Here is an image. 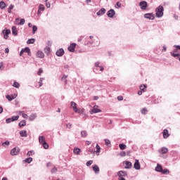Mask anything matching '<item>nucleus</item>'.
I'll return each mask as SVG.
<instances>
[{"instance_id":"nucleus-1","label":"nucleus","mask_w":180,"mask_h":180,"mask_svg":"<svg viewBox=\"0 0 180 180\" xmlns=\"http://www.w3.org/2000/svg\"><path fill=\"white\" fill-rule=\"evenodd\" d=\"M155 12L156 18H162L164 16V6L161 5L158 6L155 8Z\"/></svg>"},{"instance_id":"nucleus-2","label":"nucleus","mask_w":180,"mask_h":180,"mask_svg":"<svg viewBox=\"0 0 180 180\" xmlns=\"http://www.w3.org/2000/svg\"><path fill=\"white\" fill-rule=\"evenodd\" d=\"M143 18H145V19H148L149 20H154V19H155V15L153 13H148L144 14Z\"/></svg>"},{"instance_id":"nucleus-3","label":"nucleus","mask_w":180,"mask_h":180,"mask_svg":"<svg viewBox=\"0 0 180 180\" xmlns=\"http://www.w3.org/2000/svg\"><path fill=\"white\" fill-rule=\"evenodd\" d=\"M19 119V115H16V116H12L10 118H7L6 120V123H12V122H15V120H18Z\"/></svg>"},{"instance_id":"nucleus-4","label":"nucleus","mask_w":180,"mask_h":180,"mask_svg":"<svg viewBox=\"0 0 180 180\" xmlns=\"http://www.w3.org/2000/svg\"><path fill=\"white\" fill-rule=\"evenodd\" d=\"M139 6L142 11H146V9H147V6H148V4H147V1H143L139 2Z\"/></svg>"},{"instance_id":"nucleus-5","label":"nucleus","mask_w":180,"mask_h":180,"mask_svg":"<svg viewBox=\"0 0 180 180\" xmlns=\"http://www.w3.org/2000/svg\"><path fill=\"white\" fill-rule=\"evenodd\" d=\"M20 151V148L15 147L11 150L10 153H11V155H18Z\"/></svg>"},{"instance_id":"nucleus-6","label":"nucleus","mask_w":180,"mask_h":180,"mask_svg":"<svg viewBox=\"0 0 180 180\" xmlns=\"http://www.w3.org/2000/svg\"><path fill=\"white\" fill-rule=\"evenodd\" d=\"M2 33H4V39L8 40V37H9V34H11V30H4Z\"/></svg>"},{"instance_id":"nucleus-7","label":"nucleus","mask_w":180,"mask_h":180,"mask_svg":"<svg viewBox=\"0 0 180 180\" xmlns=\"http://www.w3.org/2000/svg\"><path fill=\"white\" fill-rule=\"evenodd\" d=\"M118 178H124V176H127V172L120 170L117 172Z\"/></svg>"},{"instance_id":"nucleus-8","label":"nucleus","mask_w":180,"mask_h":180,"mask_svg":"<svg viewBox=\"0 0 180 180\" xmlns=\"http://www.w3.org/2000/svg\"><path fill=\"white\" fill-rule=\"evenodd\" d=\"M77 46V44L72 43L68 46V50L70 51V53H74L75 51V47Z\"/></svg>"},{"instance_id":"nucleus-9","label":"nucleus","mask_w":180,"mask_h":180,"mask_svg":"<svg viewBox=\"0 0 180 180\" xmlns=\"http://www.w3.org/2000/svg\"><path fill=\"white\" fill-rule=\"evenodd\" d=\"M115 15H116V12L115 11L114 9H110L108 12H107V16L108 18H113L115 16Z\"/></svg>"},{"instance_id":"nucleus-10","label":"nucleus","mask_w":180,"mask_h":180,"mask_svg":"<svg viewBox=\"0 0 180 180\" xmlns=\"http://www.w3.org/2000/svg\"><path fill=\"white\" fill-rule=\"evenodd\" d=\"M178 49H175L173 50V51L170 52V56H172V57H174V58H176V57H180V53H178Z\"/></svg>"},{"instance_id":"nucleus-11","label":"nucleus","mask_w":180,"mask_h":180,"mask_svg":"<svg viewBox=\"0 0 180 180\" xmlns=\"http://www.w3.org/2000/svg\"><path fill=\"white\" fill-rule=\"evenodd\" d=\"M105 70L103 67L101 68H94L93 71L95 72V74H101Z\"/></svg>"},{"instance_id":"nucleus-12","label":"nucleus","mask_w":180,"mask_h":180,"mask_svg":"<svg viewBox=\"0 0 180 180\" xmlns=\"http://www.w3.org/2000/svg\"><path fill=\"white\" fill-rule=\"evenodd\" d=\"M64 49L60 48L56 52V54L58 57H63L64 56Z\"/></svg>"},{"instance_id":"nucleus-13","label":"nucleus","mask_w":180,"mask_h":180,"mask_svg":"<svg viewBox=\"0 0 180 180\" xmlns=\"http://www.w3.org/2000/svg\"><path fill=\"white\" fill-rule=\"evenodd\" d=\"M134 168L136 169V170L140 169L141 168V165H140V162L139 160H135V162L134 164Z\"/></svg>"},{"instance_id":"nucleus-14","label":"nucleus","mask_w":180,"mask_h":180,"mask_svg":"<svg viewBox=\"0 0 180 180\" xmlns=\"http://www.w3.org/2000/svg\"><path fill=\"white\" fill-rule=\"evenodd\" d=\"M125 164V169H131V167H133V165L131 164V162L129 161H124Z\"/></svg>"},{"instance_id":"nucleus-15","label":"nucleus","mask_w":180,"mask_h":180,"mask_svg":"<svg viewBox=\"0 0 180 180\" xmlns=\"http://www.w3.org/2000/svg\"><path fill=\"white\" fill-rule=\"evenodd\" d=\"M93 168V171H94V173L98 175V174H99L100 172V169H99V167L98 166V165H94L92 166Z\"/></svg>"},{"instance_id":"nucleus-16","label":"nucleus","mask_w":180,"mask_h":180,"mask_svg":"<svg viewBox=\"0 0 180 180\" xmlns=\"http://www.w3.org/2000/svg\"><path fill=\"white\" fill-rule=\"evenodd\" d=\"M106 13V9L105 8H101L99 11L97 12V16H102V15H105Z\"/></svg>"},{"instance_id":"nucleus-17","label":"nucleus","mask_w":180,"mask_h":180,"mask_svg":"<svg viewBox=\"0 0 180 180\" xmlns=\"http://www.w3.org/2000/svg\"><path fill=\"white\" fill-rule=\"evenodd\" d=\"M70 105L72 107L74 112L77 113L78 112V108H77V103L74 101H71Z\"/></svg>"},{"instance_id":"nucleus-18","label":"nucleus","mask_w":180,"mask_h":180,"mask_svg":"<svg viewBox=\"0 0 180 180\" xmlns=\"http://www.w3.org/2000/svg\"><path fill=\"white\" fill-rule=\"evenodd\" d=\"M36 56L38 58H44V53L41 51H38Z\"/></svg>"},{"instance_id":"nucleus-19","label":"nucleus","mask_w":180,"mask_h":180,"mask_svg":"<svg viewBox=\"0 0 180 180\" xmlns=\"http://www.w3.org/2000/svg\"><path fill=\"white\" fill-rule=\"evenodd\" d=\"M101 112H102V110L94 108V109L90 111V113L91 115H94V113H101Z\"/></svg>"},{"instance_id":"nucleus-20","label":"nucleus","mask_w":180,"mask_h":180,"mask_svg":"<svg viewBox=\"0 0 180 180\" xmlns=\"http://www.w3.org/2000/svg\"><path fill=\"white\" fill-rule=\"evenodd\" d=\"M44 53L46 54V56H49L50 53H51V49L49 46H46L44 49Z\"/></svg>"},{"instance_id":"nucleus-21","label":"nucleus","mask_w":180,"mask_h":180,"mask_svg":"<svg viewBox=\"0 0 180 180\" xmlns=\"http://www.w3.org/2000/svg\"><path fill=\"white\" fill-rule=\"evenodd\" d=\"M20 136L21 137H27V131L22 130L20 131Z\"/></svg>"},{"instance_id":"nucleus-22","label":"nucleus","mask_w":180,"mask_h":180,"mask_svg":"<svg viewBox=\"0 0 180 180\" xmlns=\"http://www.w3.org/2000/svg\"><path fill=\"white\" fill-rule=\"evenodd\" d=\"M169 137V134L168 133V129L163 130V138L168 139Z\"/></svg>"},{"instance_id":"nucleus-23","label":"nucleus","mask_w":180,"mask_h":180,"mask_svg":"<svg viewBox=\"0 0 180 180\" xmlns=\"http://www.w3.org/2000/svg\"><path fill=\"white\" fill-rule=\"evenodd\" d=\"M12 30V34L13 36H18V30L16 29V27L13 26L11 28Z\"/></svg>"},{"instance_id":"nucleus-24","label":"nucleus","mask_w":180,"mask_h":180,"mask_svg":"<svg viewBox=\"0 0 180 180\" xmlns=\"http://www.w3.org/2000/svg\"><path fill=\"white\" fill-rule=\"evenodd\" d=\"M39 144H44L46 143V139H44V136H39Z\"/></svg>"},{"instance_id":"nucleus-25","label":"nucleus","mask_w":180,"mask_h":180,"mask_svg":"<svg viewBox=\"0 0 180 180\" xmlns=\"http://www.w3.org/2000/svg\"><path fill=\"white\" fill-rule=\"evenodd\" d=\"M155 171L157 172H161L162 171V166L160 164H158L155 167Z\"/></svg>"},{"instance_id":"nucleus-26","label":"nucleus","mask_w":180,"mask_h":180,"mask_svg":"<svg viewBox=\"0 0 180 180\" xmlns=\"http://www.w3.org/2000/svg\"><path fill=\"white\" fill-rule=\"evenodd\" d=\"M73 153L74 154H76V155H79V154H81V150L79 148H75Z\"/></svg>"},{"instance_id":"nucleus-27","label":"nucleus","mask_w":180,"mask_h":180,"mask_svg":"<svg viewBox=\"0 0 180 180\" xmlns=\"http://www.w3.org/2000/svg\"><path fill=\"white\" fill-rule=\"evenodd\" d=\"M24 50V53H27L28 56H32V52L30 51V48L29 47H25V49H23Z\"/></svg>"},{"instance_id":"nucleus-28","label":"nucleus","mask_w":180,"mask_h":180,"mask_svg":"<svg viewBox=\"0 0 180 180\" xmlns=\"http://www.w3.org/2000/svg\"><path fill=\"white\" fill-rule=\"evenodd\" d=\"M19 127H25L26 126V121L25 120H22L20 123L18 124Z\"/></svg>"},{"instance_id":"nucleus-29","label":"nucleus","mask_w":180,"mask_h":180,"mask_svg":"<svg viewBox=\"0 0 180 180\" xmlns=\"http://www.w3.org/2000/svg\"><path fill=\"white\" fill-rule=\"evenodd\" d=\"M40 12H44V5L43 4L39 6L38 13H40Z\"/></svg>"},{"instance_id":"nucleus-30","label":"nucleus","mask_w":180,"mask_h":180,"mask_svg":"<svg viewBox=\"0 0 180 180\" xmlns=\"http://www.w3.org/2000/svg\"><path fill=\"white\" fill-rule=\"evenodd\" d=\"M160 153L161 154H167V153H168V148L162 147L160 150Z\"/></svg>"},{"instance_id":"nucleus-31","label":"nucleus","mask_w":180,"mask_h":180,"mask_svg":"<svg viewBox=\"0 0 180 180\" xmlns=\"http://www.w3.org/2000/svg\"><path fill=\"white\" fill-rule=\"evenodd\" d=\"M33 161V158H27L25 160H23V162H26L27 164H30Z\"/></svg>"},{"instance_id":"nucleus-32","label":"nucleus","mask_w":180,"mask_h":180,"mask_svg":"<svg viewBox=\"0 0 180 180\" xmlns=\"http://www.w3.org/2000/svg\"><path fill=\"white\" fill-rule=\"evenodd\" d=\"M139 89H141L143 92H146V89H147V86L146 84H141L139 86Z\"/></svg>"},{"instance_id":"nucleus-33","label":"nucleus","mask_w":180,"mask_h":180,"mask_svg":"<svg viewBox=\"0 0 180 180\" xmlns=\"http://www.w3.org/2000/svg\"><path fill=\"white\" fill-rule=\"evenodd\" d=\"M6 8V4L4 2V1H0V8L5 9Z\"/></svg>"},{"instance_id":"nucleus-34","label":"nucleus","mask_w":180,"mask_h":180,"mask_svg":"<svg viewBox=\"0 0 180 180\" xmlns=\"http://www.w3.org/2000/svg\"><path fill=\"white\" fill-rule=\"evenodd\" d=\"M162 174H163L164 175H168V174L169 173V170L168 169H162V172H160Z\"/></svg>"},{"instance_id":"nucleus-35","label":"nucleus","mask_w":180,"mask_h":180,"mask_svg":"<svg viewBox=\"0 0 180 180\" xmlns=\"http://www.w3.org/2000/svg\"><path fill=\"white\" fill-rule=\"evenodd\" d=\"M36 41V39H29L27 41V44H33Z\"/></svg>"},{"instance_id":"nucleus-36","label":"nucleus","mask_w":180,"mask_h":180,"mask_svg":"<svg viewBox=\"0 0 180 180\" xmlns=\"http://www.w3.org/2000/svg\"><path fill=\"white\" fill-rule=\"evenodd\" d=\"M88 136V132H86V131H81V136L82 137H86Z\"/></svg>"},{"instance_id":"nucleus-37","label":"nucleus","mask_w":180,"mask_h":180,"mask_svg":"<svg viewBox=\"0 0 180 180\" xmlns=\"http://www.w3.org/2000/svg\"><path fill=\"white\" fill-rule=\"evenodd\" d=\"M13 8H15V6H13V4H11L8 8V13H12V9H13Z\"/></svg>"},{"instance_id":"nucleus-38","label":"nucleus","mask_w":180,"mask_h":180,"mask_svg":"<svg viewBox=\"0 0 180 180\" xmlns=\"http://www.w3.org/2000/svg\"><path fill=\"white\" fill-rule=\"evenodd\" d=\"M126 144L124 143H120L119 145V148H120V150H126Z\"/></svg>"},{"instance_id":"nucleus-39","label":"nucleus","mask_w":180,"mask_h":180,"mask_svg":"<svg viewBox=\"0 0 180 180\" xmlns=\"http://www.w3.org/2000/svg\"><path fill=\"white\" fill-rule=\"evenodd\" d=\"M44 78L40 77L39 81V82H38L39 88H40L41 86H43V80H44Z\"/></svg>"},{"instance_id":"nucleus-40","label":"nucleus","mask_w":180,"mask_h":180,"mask_svg":"<svg viewBox=\"0 0 180 180\" xmlns=\"http://www.w3.org/2000/svg\"><path fill=\"white\" fill-rule=\"evenodd\" d=\"M13 86L14 88H20V84L18 82H14Z\"/></svg>"},{"instance_id":"nucleus-41","label":"nucleus","mask_w":180,"mask_h":180,"mask_svg":"<svg viewBox=\"0 0 180 180\" xmlns=\"http://www.w3.org/2000/svg\"><path fill=\"white\" fill-rule=\"evenodd\" d=\"M87 151L88 153H91V154H94L95 153V150H94V148H87Z\"/></svg>"},{"instance_id":"nucleus-42","label":"nucleus","mask_w":180,"mask_h":180,"mask_svg":"<svg viewBox=\"0 0 180 180\" xmlns=\"http://www.w3.org/2000/svg\"><path fill=\"white\" fill-rule=\"evenodd\" d=\"M94 164V160H89L86 162V167H91Z\"/></svg>"},{"instance_id":"nucleus-43","label":"nucleus","mask_w":180,"mask_h":180,"mask_svg":"<svg viewBox=\"0 0 180 180\" xmlns=\"http://www.w3.org/2000/svg\"><path fill=\"white\" fill-rule=\"evenodd\" d=\"M37 117V115L36 114H32L30 116V120H34Z\"/></svg>"},{"instance_id":"nucleus-44","label":"nucleus","mask_w":180,"mask_h":180,"mask_svg":"<svg viewBox=\"0 0 180 180\" xmlns=\"http://www.w3.org/2000/svg\"><path fill=\"white\" fill-rule=\"evenodd\" d=\"M20 113H21L22 117L24 119H27V117H28L27 114L25 113L23 111L20 112Z\"/></svg>"},{"instance_id":"nucleus-45","label":"nucleus","mask_w":180,"mask_h":180,"mask_svg":"<svg viewBox=\"0 0 180 180\" xmlns=\"http://www.w3.org/2000/svg\"><path fill=\"white\" fill-rule=\"evenodd\" d=\"M96 150L95 151V153H101V146H99L98 143L96 146Z\"/></svg>"},{"instance_id":"nucleus-46","label":"nucleus","mask_w":180,"mask_h":180,"mask_svg":"<svg viewBox=\"0 0 180 180\" xmlns=\"http://www.w3.org/2000/svg\"><path fill=\"white\" fill-rule=\"evenodd\" d=\"M25 20L24 18L20 19V22H19V25L20 26H23V25H25Z\"/></svg>"},{"instance_id":"nucleus-47","label":"nucleus","mask_w":180,"mask_h":180,"mask_svg":"<svg viewBox=\"0 0 180 180\" xmlns=\"http://www.w3.org/2000/svg\"><path fill=\"white\" fill-rule=\"evenodd\" d=\"M36 32H37V26L33 25V27H32V33H33V34H34V33H36Z\"/></svg>"},{"instance_id":"nucleus-48","label":"nucleus","mask_w":180,"mask_h":180,"mask_svg":"<svg viewBox=\"0 0 180 180\" xmlns=\"http://www.w3.org/2000/svg\"><path fill=\"white\" fill-rule=\"evenodd\" d=\"M6 99H8V101H9V102H11V101H13V98H12V96L11 95H7L6 96Z\"/></svg>"},{"instance_id":"nucleus-49","label":"nucleus","mask_w":180,"mask_h":180,"mask_svg":"<svg viewBox=\"0 0 180 180\" xmlns=\"http://www.w3.org/2000/svg\"><path fill=\"white\" fill-rule=\"evenodd\" d=\"M9 144H10L9 141H6L5 142H4L2 143V146H3V147H6V146H9Z\"/></svg>"},{"instance_id":"nucleus-50","label":"nucleus","mask_w":180,"mask_h":180,"mask_svg":"<svg viewBox=\"0 0 180 180\" xmlns=\"http://www.w3.org/2000/svg\"><path fill=\"white\" fill-rule=\"evenodd\" d=\"M42 146H43V147H44V148L45 150L49 149V145L47 144L46 142L42 143Z\"/></svg>"},{"instance_id":"nucleus-51","label":"nucleus","mask_w":180,"mask_h":180,"mask_svg":"<svg viewBox=\"0 0 180 180\" xmlns=\"http://www.w3.org/2000/svg\"><path fill=\"white\" fill-rule=\"evenodd\" d=\"M77 113H79V115H82V113H84V109L77 108Z\"/></svg>"},{"instance_id":"nucleus-52","label":"nucleus","mask_w":180,"mask_h":180,"mask_svg":"<svg viewBox=\"0 0 180 180\" xmlns=\"http://www.w3.org/2000/svg\"><path fill=\"white\" fill-rule=\"evenodd\" d=\"M120 155V157H126V151H121Z\"/></svg>"},{"instance_id":"nucleus-53","label":"nucleus","mask_w":180,"mask_h":180,"mask_svg":"<svg viewBox=\"0 0 180 180\" xmlns=\"http://www.w3.org/2000/svg\"><path fill=\"white\" fill-rule=\"evenodd\" d=\"M58 169L57 167H53L51 170V174H56V172H57Z\"/></svg>"},{"instance_id":"nucleus-54","label":"nucleus","mask_w":180,"mask_h":180,"mask_svg":"<svg viewBox=\"0 0 180 180\" xmlns=\"http://www.w3.org/2000/svg\"><path fill=\"white\" fill-rule=\"evenodd\" d=\"M67 78H68V76L65 75L62 77V81H65V84H67Z\"/></svg>"},{"instance_id":"nucleus-55","label":"nucleus","mask_w":180,"mask_h":180,"mask_svg":"<svg viewBox=\"0 0 180 180\" xmlns=\"http://www.w3.org/2000/svg\"><path fill=\"white\" fill-rule=\"evenodd\" d=\"M105 146H110V140L105 139Z\"/></svg>"},{"instance_id":"nucleus-56","label":"nucleus","mask_w":180,"mask_h":180,"mask_svg":"<svg viewBox=\"0 0 180 180\" xmlns=\"http://www.w3.org/2000/svg\"><path fill=\"white\" fill-rule=\"evenodd\" d=\"M121 6H122V4H120V2H119V1H117L116 3L115 8H117H117H120Z\"/></svg>"},{"instance_id":"nucleus-57","label":"nucleus","mask_w":180,"mask_h":180,"mask_svg":"<svg viewBox=\"0 0 180 180\" xmlns=\"http://www.w3.org/2000/svg\"><path fill=\"white\" fill-rule=\"evenodd\" d=\"M19 20H20V19H19V18H15V21H14V25H19V23H20Z\"/></svg>"},{"instance_id":"nucleus-58","label":"nucleus","mask_w":180,"mask_h":180,"mask_svg":"<svg viewBox=\"0 0 180 180\" xmlns=\"http://www.w3.org/2000/svg\"><path fill=\"white\" fill-rule=\"evenodd\" d=\"M148 110H146V108H143L141 110V113L142 115H146Z\"/></svg>"},{"instance_id":"nucleus-59","label":"nucleus","mask_w":180,"mask_h":180,"mask_svg":"<svg viewBox=\"0 0 180 180\" xmlns=\"http://www.w3.org/2000/svg\"><path fill=\"white\" fill-rule=\"evenodd\" d=\"M101 67H103V66L99 65V62H96L95 63L94 68H101Z\"/></svg>"},{"instance_id":"nucleus-60","label":"nucleus","mask_w":180,"mask_h":180,"mask_svg":"<svg viewBox=\"0 0 180 180\" xmlns=\"http://www.w3.org/2000/svg\"><path fill=\"white\" fill-rule=\"evenodd\" d=\"M32 154H33V150H30L27 152V157H31Z\"/></svg>"},{"instance_id":"nucleus-61","label":"nucleus","mask_w":180,"mask_h":180,"mask_svg":"<svg viewBox=\"0 0 180 180\" xmlns=\"http://www.w3.org/2000/svg\"><path fill=\"white\" fill-rule=\"evenodd\" d=\"M11 98H13V99H16V98L18 97V94H12L11 95Z\"/></svg>"},{"instance_id":"nucleus-62","label":"nucleus","mask_w":180,"mask_h":180,"mask_svg":"<svg viewBox=\"0 0 180 180\" xmlns=\"http://www.w3.org/2000/svg\"><path fill=\"white\" fill-rule=\"evenodd\" d=\"M66 127H68V129H71V127H72V124H71L70 123H68L66 124Z\"/></svg>"},{"instance_id":"nucleus-63","label":"nucleus","mask_w":180,"mask_h":180,"mask_svg":"<svg viewBox=\"0 0 180 180\" xmlns=\"http://www.w3.org/2000/svg\"><path fill=\"white\" fill-rule=\"evenodd\" d=\"M0 70H1V71H2V70H4V63L2 62L0 63Z\"/></svg>"},{"instance_id":"nucleus-64","label":"nucleus","mask_w":180,"mask_h":180,"mask_svg":"<svg viewBox=\"0 0 180 180\" xmlns=\"http://www.w3.org/2000/svg\"><path fill=\"white\" fill-rule=\"evenodd\" d=\"M174 47L178 50H180V45H174Z\"/></svg>"}]
</instances>
